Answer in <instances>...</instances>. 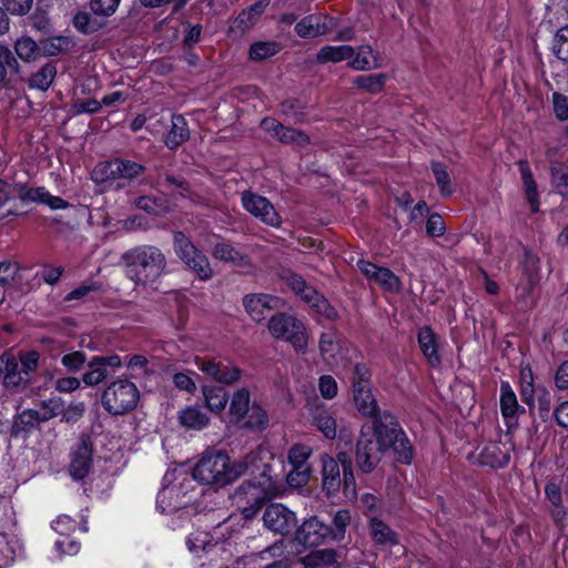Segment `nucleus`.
Instances as JSON below:
<instances>
[{"label":"nucleus","instance_id":"2f4dec72","mask_svg":"<svg viewBox=\"0 0 568 568\" xmlns=\"http://www.w3.org/2000/svg\"><path fill=\"white\" fill-rule=\"evenodd\" d=\"M180 424L193 430H201L209 424V416L200 406H189L179 413Z\"/></svg>","mask_w":568,"mask_h":568},{"label":"nucleus","instance_id":"5701e85b","mask_svg":"<svg viewBox=\"0 0 568 568\" xmlns=\"http://www.w3.org/2000/svg\"><path fill=\"white\" fill-rule=\"evenodd\" d=\"M277 298L267 294H250L243 298L246 313L255 322L265 320L267 313L276 307Z\"/></svg>","mask_w":568,"mask_h":568},{"label":"nucleus","instance_id":"69168bd1","mask_svg":"<svg viewBox=\"0 0 568 568\" xmlns=\"http://www.w3.org/2000/svg\"><path fill=\"white\" fill-rule=\"evenodd\" d=\"M318 389L325 399H332L337 395V383L331 375H323L318 379Z\"/></svg>","mask_w":568,"mask_h":568},{"label":"nucleus","instance_id":"f704fd0d","mask_svg":"<svg viewBox=\"0 0 568 568\" xmlns=\"http://www.w3.org/2000/svg\"><path fill=\"white\" fill-rule=\"evenodd\" d=\"M519 171L521 174L523 183L526 189V197L530 205L531 212H537L539 210V201H538V192L537 185L534 181L532 173L529 169V165L526 161H519Z\"/></svg>","mask_w":568,"mask_h":568},{"label":"nucleus","instance_id":"58836bf2","mask_svg":"<svg viewBox=\"0 0 568 568\" xmlns=\"http://www.w3.org/2000/svg\"><path fill=\"white\" fill-rule=\"evenodd\" d=\"M347 65L356 71H365L379 67L377 58L373 57V49L371 45L359 47L356 55L349 59Z\"/></svg>","mask_w":568,"mask_h":568},{"label":"nucleus","instance_id":"9b49d317","mask_svg":"<svg viewBox=\"0 0 568 568\" xmlns=\"http://www.w3.org/2000/svg\"><path fill=\"white\" fill-rule=\"evenodd\" d=\"M145 168L134 161L126 159H113L112 161L98 165L93 174L97 180H133L144 172Z\"/></svg>","mask_w":568,"mask_h":568},{"label":"nucleus","instance_id":"c9c22d12","mask_svg":"<svg viewBox=\"0 0 568 568\" xmlns=\"http://www.w3.org/2000/svg\"><path fill=\"white\" fill-rule=\"evenodd\" d=\"M48 416L40 415L38 409H24L22 410L13 422V428L17 433L29 432L38 427L41 423L47 422Z\"/></svg>","mask_w":568,"mask_h":568},{"label":"nucleus","instance_id":"cd10ccee","mask_svg":"<svg viewBox=\"0 0 568 568\" xmlns=\"http://www.w3.org/2000/svg\"><path fill=\"white\" fill-rule=\"evenodd\" d=\"M171 123L172 125L165 136L164 143L170 150H175L189 140L190 130L186 120L181 114H173Z\"/></svg>","mask_w":568,"mask_h":568},{"label":"nucleus","instance_id":"79ce46f5","mask_svg":"<svg viewBox=\"0 0 568 568\" xmlns=\"http://www.w3.org/2000/svg\"><path fill=\"white\" fill-rule=\"evenodd\" d=\"M71 40L68 37H53L39 42L40 57H55L69 50Z\"/></svg>","mask_w":568,"mask_h":568},{"label":"nucleus","instance_id":"39448f33","mask_svg":"<svg viewBox=\"0 0 568 568\" xmlns=\"http://www.w3.org/2000/svg\"><path fill=\"white\" fill-rule=\"evenodd\" d=\"M37 194L34 187L14 180L0 179V220L17 216L23 210L33 204Z\"/></svg>","mask_w":568,"mask_h":568},{"label":"nucleus","instance_id":"603ef678","mask_svg":"<svg viewBox=\"0 0 568 568\" xmlns=\"http://www.w3.org/2000/svg\"><path fill=\"white\" fill-rule=\"evenodd\" d=\"M353 386V395L358 394L361 392H366V389L372 388L369 381V371L365 365L356 364L353 372L352 378Z\"/></svg>","mask_w":568,"mask_h":568},{"label":"nucleus","instance_id":"338daca9","mask_svg":"<svg viewBox=\"0 0 568 568\" xmlns=\"http://www.w3.org/2000/svg\"><path fill=\"white\" fill-rule=\"evenodd\" d=\"M551 100L556 118L560 121L568 120V97L555 92Z\"/></svg>","mask_w":568,"mask_h":568},{"label":"nucleus","instance_id":"c756f323","mask_svg":"<svg viewBox=\"0 0 568 568\" xmlns=\"http://www.w3.org/2000/svg\"><path fill=\"white\" fill-rule=\"evenodd\" d=\"M298 564L304 568H328L337 564V555L333 549H318L302 557Z\"/></svg>","mask_w":568,"mask_h":568},{"label":"nucleus","instance_id":"9d476101","mask_svg":"<svg viewBox=\"0 0 568 568\" xmlns=\"http://www.w3.org/2000/svg\"><path fill=\"white\" fill-rule=\"evenodd\" d=\"M241 202L245 211L262 223L278 229L282 225V217L274 205L265 197L251 191H244Z\"/></svg>","mask_w":568,"mask_h":568},{"label":"nucleus","instance_id":"ea45409f","mask_svg":"<svg viewBox=\"0 0 568 568\" xmlns=\"http://www.w3.org/2000/svg\"><path fill=\"white\" fill-rule=\"evenodd\" d=\"M251 406L248 390L246 388L237 389L231 398L230 414L236 422H241L245 418Z\"/></svg>","mask_w":568,"mask_h":568},{"label":"nucleus","instance_id":"7ed1b4c3","mask_svg":"<svg viewBox=\"0 0 568 568\" xmlns=\"http://www.w3.org/2000/svg\"><path fill=\"white\" fill-rule=\"evenodd\" d=\"M40 354L36 351L21 352L16 357L10 352L0 355L2 385L9 392L26 389L31 383V374L38 369Z\"/></svg>","mask_w":568,"mask_h":568},{"label":"nucleus","instance_id":"680f3d73","mask_svg":"<svg viewBox=\"0 0 568 568\" xmlns=\"http://www.w3.org/2000/svg\"><path fill=\"white\" fill-rule=\"evenodd\" d=\"M554 50L556 55L568 63V26L561 28L556 37Z\"/></svg>","mask_w":568,"mask_h":568},{"label":"nucleus","instance_id":"f03ea898","mask_svg":"<svg viewBox=\"0 0 568 568\" xmlns=\"http://www.w3.org/2000/svg\"><path fill=\"white\" fill-rule=\"evenodd\" d=\"M125 275L135 285L149 286L156 283L166 272L168 261L162 250L155 245H138L121 256Z\"/></svg>","mask_w":568,"mask_h":568},{"label":"nucleus","instance_id":"09e8293b","mask_svg":"<svg viewBox=\"0 0 568 568\" xmlns=\"http://www.w3.org/2000/svg\"><path fill=\"white\" fill-rule=\"evenodd\" d=\"M20 64L11 50L0 44V83L6 82L9 73H18Z\"/></svg>","mask_w":568,"mask_h":568},{"label":"nucleus","instance_id":"6e6552de","mask_svg":"<svg viewBox=\"0 0 568 568\" xmlns=\"http://www.w3.org/2000/svg\"><path fill=\"white\" fill-rule=\"evenodd\" d=\"M229 456L222 452H207L193 468V478L203 485L227 484Z\"/></svg>","mask_w":568,"mask_h":568},{"label":"nucleus","instance_id":"ddd939ff","mask_svg":"<svg viewBox=\"0 0 568 568\" xmlns=\"http://www.w3.org/2000/svg\"><path fill=\"white\" fill-rule=\"evenodd\" d=\"M337 26L334 18L324 13H311L295 23V32L303 39L326 36Z\"/></svg>","mask_w":568,"mask_h":568},{"label":"nucleus","instance_id":"4468645a","mask_svg":"<svg viewBox=\"0 0 568 568\" xmlns=\"http://www.w3.org/2000/svg\"><path fill=\"white\" fill-rule=\"evenodd\" d=\"M119 355L93 356L88 362V371L83 374L82 381L87 386H95L102 383L111 372L122 366Z\"/></svg>","mask_w":568,"mask_h":568},{"label":"nucleus","instance_id":"72a5a7b5","mask_svg":"<svg viewBox=\"0 0 568 568\" xmlns=\"http://www.w3.org/2000/svg\"><path fill=\"white\" fill-rule=\"evenodd\" d=\"M343 469V487L345 495H356V483L353 471V459L346 452H339L335 459Z\"/></svg>","mask_w":568,"mask_h":568},{"label":"nucleus","instance_id":"0eeeda50","mask_svg":"<svg viewBox=\"0 0 568 568\" xmlns=\"http://www.w3.org/2000/svg\"><path fill=\"white\" fill-rule=\"evenodd\" d=\"M173 246L179 258L200 280L209 281L212 278L213 270L209 258L183 232L176 231L173 233Z\"/></svg>","mask_w":568,"mask_h":568},{"label":"nucleus","instance_id":"c03bdc74","mask_svg":"<svg viewBox=\"0 0 568 568\" xmlns=\"http://www.w3.org/2000/svg\"><path fill=\"white\" fill-rule=\"evenodd\" d=\"M53 6V0H37V7L31 16L32 27L39 31L48 32L51 28L49 11Z\"/></svg>","mask_w":568,"mask_h":568},{"label":"nucleus","instance_id":"3c124183","mask_svg":"<svg viewBox=\"0 0 568 568\" xmlns=\"http://www.w3.org/2000/svg\"><path fill=\"white\" fill-rule=\"evenodd\" d=\"M551 180L557 192L568 200V166L561 163L551 165Z\"/></svg>","mask_w":568,"mask_h":568},{"label":"nucleus","instance_id":"e433bc0d","mask_svg":"<svg viewBox=\"0 0 568 568\" xmlns=\"http://www.w3.org/2000/svg\"><path fill=\"white\" fill-rule=\"evenodd\" d=\"M371 535L375 544L382 546H392L397 544L396 534L381 519H371Z\"/></svg>","mask_w":568,"mask_h":568},{"label":"nucleus","instance_id":"20e7f679","mask_svg":"<svg viewBox=\"0 0 568 568\" xmlns=\"http://www.w3.org/2000/svg\"><path fill=\"white\" fill-rule=\"evenodd\" d=\"M267 328L275 339L291 344L295 353H307L310 334L301 320L287 313H276L270 318Z\"/></svg>","mask_w":568,"mask_h":568},{"label":"nucleus","instance_id":"aec40b11","mask_svg":"<svg viewBox=\"0 0 568 568\" xmlns=\"http://www.w3.org/2000/svg\"><path fill=\"white\" fill-rule=\"evenodd\" d=\"M318 349L323 361L335 366L341 364L346 357V349L342 345V339L335 332H324L320 336Z\"/></svg>","mask_w":568,"mask_h":568},{"label":"nucleus","instance_id":"7c9ffc66","mask_svg":"<svg viewBox=\"0 0 568 568\" xmlns=\"http://www.w3.org/2000/svg\"><path fill=\"white\" fill-rule=\"evenodd\" d=\"M418 345L422 353L432 365H438L440 358L437 349L436 334L428 326H424L417 334Z\"/></svg>","mask_w":568,"mask_h":568},{"label":"nucleus","instance_id":"b1692460","mask_svg":"<svg viewBox=\"0 0 568 568\" xmlns=\"http://www.w3.org/2000/svg\"><path fill=\"white\" fill-rule=\"evenodd\" d=\"M92 464V447L87 440H81L71 455L70 474L74 479L84 478Z\"/></svg>","mask_w":568,"mask_h":568},{"label":"nucleus","instance_id":"a878e982","mask_svg":"<svg viewBox=\"0 0 568 568\" xmlns=\"http://www.w3.org/2000/svg\"><path fill=\"white\" fill-rule=\"evenodd\" d=\"M311 423L326 438L333 439L336 436L337 425L333 413L324 406H315L311 409Z\"/></svg>","mask_w":568,"mask_h":568},{"label":"nucleus","instance_id":"bb28decb","mask_svg":"<svg viewBox=\"0 0 568 568\" xmlns=\"http://www.w3.org/2000/svg\"><path fill=\"white\" fill-rule=\"evenodd\" d=\"M500 412L507 426L516 423L519 404L508 382H501L500 384Z\"/></svg>","mask_w":568,"mask_h":568},{"label":"nucleus","instance_id":"864d4df0","mask_svg":"<svg viewBox=\"0 0 568 568\" xmlns=\"http://www.w3.org/2000/svg\"><path fill=\"white\" fill-rule=\"evenodd\" d=\"M37 194H33L34 202L47 204L52 210H63L69 206V203L60 196L51 195L43 186L34 187Z\"/></svg>","mask_w":568,"mask_h":568},{"label":"nucleus","instance_id":"f257e3e1","mask_svg":"<svg viewBox=\"0 0 568 568\" xmlns=\"http://www.w3.org/2000/svg\"><path fill=\"white\" fill-rule=\"evenodd\" d=\"M387 450H392L402 464L413 459L412 445L396 417L384 412L373 420L372 427L361 430L355 452L357 467L364 474L372 473Z\"/></svg>","mask_w":568,"mask_h":568},{"label":"nucleus","instance_id":"dca6fc26","mask_svg":"<svg viewBox=\"0 0 568 568\" xmlns=\"http://www.w3.org/2000/svg\"><path fill=\"white\" fill-rule=\"evenodd\" d=\"M270 471V465L261 459L260 454L257 452H251L233 465L229 463L227 484L244 475H250L254 478L255 476H262Z\"/></svg>","mask_w":568,"mask_h":568},{"label":"nucleus","instance_id":"a211bd4d","mask_svg":"<svg viewBox=\"0 0 568 568\" xmlns=\"http://www.w3.org/2000/svg\"><path fill=\"white\" fill-rule=\"evenodd\" d=\"M195 364L201 372L222 384H234L241 377V369L236 366L201 357L195 358Z\"/></svg>","mask_w":568,"mask_h":568},{"label":"nucleus","instance_id":"f3484780","mask_svg":"<svg viewBox=\"0 0 568 568\" xmlns=\"http://www.w3.org/2000/svg\"><path fill=\"white\" fill-rule=\"evenodd\" d=\"M287 283L302 300L310 303L313 307H317L320 312H324L328 318L336 315V311L326 303L314 287L307 285L302 276L291 274L287 277Z\"/></svg>","mask_w":568,"mask_h":568},{"label":"nucleus","instance_id":"e2e57ef3","mask_svg":"<svg viewBox=\"0 0 568 568\" xmlns=\"http://www.w3.org/2000/svg\"><path fill=\"white\" fill-rule=\"evenodd\" d=\"M6 11L13 16L27 14L33 4V0H2Z\"/></svg>","mask_w":568,"mask_h":568},{"label":"nucleus","instance_id":"5fc2aeb1","mask_svg":"<svg viewBox=\"0 0 568 568\" xmlns=\"http://www.w3.org/2000/svg\"><path fill=\"white\" fill-rule=\"evenodd\" d=\"M278 51L280 45L276 42H255L250 48V59L261 61L273 57Z\"/></svg>","mask_w":568,"mask_h":568},{"label":"nucleus","instance_id":"1a4fd4ad","mask_svg":"<svg viewBox=\"0 0 568 568\" xmlns=\"http://www.w3.org/2000/svg\"><path fill=\"white\" fill-rule=\"evenodd\" d=\"M274 490L275 483L268 473L243 481L234 490L233 500L239 506L245 503H264L273 496Z\"/></svg>","mask_w":568,"mask_h":568},{"label":"nucleus","instance_id":"4be33fe9","mask_svg":"<svg viewBox=\"0 0 568 568\" xmlns=\"http://www.w3.org/2000/svg\"><path fill=\"white\" fill-rule=\"evenodd\" d=\"M262 126L265 131L273 134L278 141L286 144H296L300 146L308 143V138L301 131L293 128H286L275 119H264Z\"/></svg>","mask_w":568,"mask_h":568},{"label":"nucleus","instance_id":"a18cd8bd","mask_svg":"<svg viewBox=\"0 0 568 568\" xmlns=\"http://www.w3.org/2000/svg\"><path fill=\"white\" fill-rule=\"evenodd\" d=\"M353 398L357 410L363 416L374 417L375 419L379 415L377 414V402L372 393V388L366 389L365 393L361 392L358 394H354Z\"/></svg>","mask_w":568,"mask_h":568},{"label":"nucleus","instance_id":"8fccbe9b","mask_svg":"<svg viewBox=\"0 0 568 568\" xmlns=\"http://www.w3.org/2000/svg\"><path fill=\"white\" fill-rule=\"evenodd\" d=\"M432 171L439 187L440 194L444 197L450 196L454 192V189L452 186L450 174L448 173L447 168L440 162H433Z\"/></svg>","mask_w":568,"mask_h":568},{"label":"nucleus","instance_id":"4c0bfd02","mask_svg":"<svg viewBox=\"0 0 568 568\" xmlns=\"http://www.w3.org/2000/svg\"><path fill=\"white\" fill-rule=\"evenodd\" d=\"M386 80L387 75L384 73L364 74L355 77L352 83L364 92L376 94L384 89Z\"/></svg>","mask_w":568,"mask_h":568},{"label":"nucleus","instance_id":"2eb2a0df","mask_svg":"<svg viewBox=\"0 0 568 568\" xmlns=\"http://www.w3.org/2000/svg\"><path fill=\"white\" fill-rule=\"evenodd\" d=\"M357 267L368 281L377 284L383 290L388 292H399L402 287L399 277L389 268L377 266L376 264L365 260H359L357 262Z\"/></svg>","mask_w":568,"mask_h":568},{"label":"nucleus","instance_id":"bf43d9fd","mask_svg":"<svg viewBox=\"0 0 568 568\" xmlns=\"http://www.w3.org/2000/svg\"><path fill=\"white\" fill-rule=\"evenodd\" d=\"M120 2L121 0H90V8L97 16L111 17Z\"/></svg>","mask_w":568,"mask_h":568},{"label":"nucleus","instance_id":"774afa93","mask_svg":"<svg viewBox=\"0 0 568 568\" xmlns=\"http://www.w3.org/2000/svg\"><path fill=\"white\" fill-rule=\"evenodd\" d=\"M446 231L445 222L438 213L430 214L426 222V233L429 236H442Z\"/></svg>","mask_w":568,"mask_h":568},{"label":"nucleus","instance_id":"473e14b6","mask_svg":"<svg viewBox=\"0 0 568 568\" xmlns=\"http://www.w3.org/2000/svg\"><path fill=\"white\" fill-rule=\"evenodd\" d=\"M57 64L53 61L44 63L37 72L32 73L28 80L30 89L47 91L57 77Z\"/></svg>","mask_w":568,"mask_h":568},{"label":"nucleus","instance_id":"6ab92c4d","mask_svg":"<svg viewBox=\"0 0 568 568\" xmlns=\"http://www.w3.org/2000/svg\"><path fill=\"white\" fill-rule=\"evenodd\" d=\"M211 254L214 258L225 263H231L245 272H250L253 268L252 261L248 255L239 251L229 241H217L212 246Z\"/></svg>","mask_w":568,"mask_h":568},{"label":"nucleus","instance_id":"de8ad7c7","mask_svg":"<svg viewBox=\"0 0 568 568\" xmlns=\"http://www.w3.org/2000/svg\"><path fill=\"white\" fill-rule=\"evenodd\" d=\"M243 426L254 430L265 429L268 425L266 412L257 404H252L243 419Z\"/></svg>","mask_w":568,"mask_h":568},{"label":"nucleus","instance_id":"c85d7f7f","mask_svg":"<svg viewBox=\"0 0 568 568\" xmlns=\"http://www.w3.org/2000/svg\"><path fill=\"white\" fill-rule=\"evenodd\" d=\"M355 49L352 45H324L316 54V61L320 64L328 62L338 63L345 60H349L354 57Z\"/></svg>","mask_w":568,"mask_h":568},{"label":"nucleus","instance_id":"052dcab7","mask_svg":"<svg viewBox=\"0 0 568 568\" xmlns=\"http://www.w3.org/2000/svg\"><path fill=\"white\" fill-rule=\"evenodd\" d=\"M87 362V355L80 351H73L64 354L61 357V364L69 372H78L80 371Z\"/></svg>","mask_w":568,"mask_h":568},{"label":"nucleus","instance_id":"49530a36","mask_svg":"<svg viewBox=\"0 0 568 568\" xmlns=\"http://www.w3.org/2000/svg\"><path fill=\"white\" fill-rule=\"evenodd\" d=\"M17 55L26 62H31L40 58L39 43L30 37H21L14 42Z\"/></svg>","mask_w":568,"mask_h":568},{"label":"nucleus","instance_id":"4d7b16f0","mask_svg":"<svg viewBox=\"0 0 568 568\" xmlns=\"http://www.w3.org/2000/svg\"><path fill=\"white\" fill-rule=\"evenodd\" d=\"M312 454V448L303 444H296L288 450V462L292 467L310 466L307 460Z\"/></svg>","mask_w":568,"mask_h":568},{"label":"nucleus","instance_id":"412c9836","mask_svg":"<svg viewBox=\"0 0 568 568\" xmlns=\"http://www.w3.org/2000/svg\"><path fill=\"white\" fill-rule=\"evenodd\" d=\"M331 527L316 517L305 520L296 530V540L307 547L318 546L329 536Z\"/></svg>","mask_w":568,"mask_h":568},{"label":"nucleus","instance_id":"a19ab883","mask_svg":"<svg viewBox=\"0 0 568 568\" xmlns=\"http://www.w3.org/2000/svg\"><path fill=\"white\" fill-rule=\"evenodd\" d=\"M203 394L206 403V407L211 412L220 413L224 409L229 395L225 388L217 386L203 387Z\"/></svg>","mask_w":568,"mask_h":568},{"label":"nucleus","instance_id":"393cba45","mask_svg":"<svg viewBox=\"0 0 568 568\" xmlns=\"http://www.w3.org/2000/svg\"><path fill=\"white\" fill-rule=\"evenodd\" d=\"M322 476L323 489L328 496H334L343 485L338 462L335 458L328 455L322 456Z\"/></svg>","mask_w":568,"mask_h":568},{"label":"nucleus","instance_id":"423d86ee","mask_svg":"<svg viewBox=\"0 0 568 568\" xmlns=\"http://www.w3.org/2000/svg\"><path fill=\"white\" fill-rule=\"evenodd\" d=\"M140 392L129 379H116L108 385L101 396L104 409L112 415L131 412L138 405Z\"/></svg>","mask_w":568,"mask_h":568},{"label":"nucleus","instance_id":"f8f14e48","mask_svg":"<svg viewBox=\"0 0 568 568\" xmlns=\"http://www.w3.org/2000/svg\"><path fill=\"white\" fill-rule=\"evenodd\" d=\"M263 523L265 528L270 531L286 536L295 529L297 518L295 513L290 510L286 506L282 504H271L264 510Z\"/></svg>","mask_w":568,"mask_h":568},{"label":"nucleus","instance_id":"13d9d810","mask_svg":"<svg viewBox=\"0 0 568 568\" xmlns=\"http://www.w3.org/2000/svg\"><path fill=\"white\" fill-rule=\"evenodd\" d=\"M73 26L78 31L84 34L94 33L100 29V26L91 18L90 13L88 12H78L73 17Z\"/></svg>","mask_w":568,"mask_h":568},{"label":"nucleus","instance_id":"0e129e2a","mask_svg":"<svg viewBox=\"0 0 568 568\" xmlns=\"http://www.w3.org/2000/svg\"><path fill=\"white\" fill-rule=\"evenodd\" d=\"M310 473V466L293 467L287 474V483L295 487L303 486L308 481Z\"/></svg>","mask_w":568,"mask_h":568},{"label":"nucleus","instance_id":"6e6d98bb","mask_svg":"<svg viewBox=\"0 0 568 568\" xmlns=\"http://www.w3.org/2000/svg\"><path fill=\"white\" fill-rule=\"evenodd\" d=\"M351 523V514L346 509H341L333 517V527L329 535L335 540H342L345 536L346 527Z\"/></svg>","mask_w":568,"mask_h":568},{"label":"nucleus","instance_id":"37998d69","mask_svg":"<svg viewBox=\"0 0 568 568\" xmlns=\"http://www.w3.org/2000/svg\"><path fill=\"white\" fill-rule=\"evenodd\" d=\"M266 7L267 2L257 1L248 9L243 10L235 20L236 28L241 29L242 31L252 28L258 20L260 16L264 12Z\"/></svg>","mask_w":568,"mask_h":568}]
</instances>
